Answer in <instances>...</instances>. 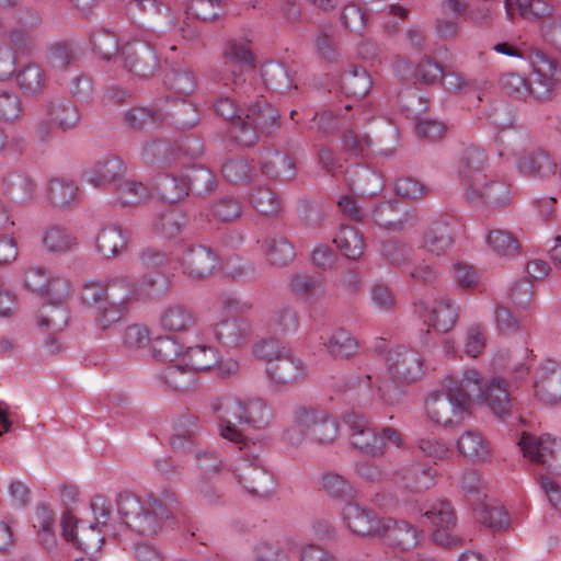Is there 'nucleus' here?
Here are the masks:
<instances>
[{
    "label": "nucleus",
    "instance_id": "423d86ee",
    "mask_svg": "<svg viewBox=\"0 0 561 561\" xmlns=\"http://www.w3.org/2000/svg\"><path fill=\"white\" fill-rule=\"evenodd\" d=\"M214 106L218 115L232 123V137L244 147L254 145L260 134L278 127V111L262 95H255L254 102L250 101L244 114L228 96L220 98Z\"/></svg>",
    "mask_w": 561,
    "mask_h": 561
},
{
    "label": "nucleus",
    "instance_id": "4468645a",
    "mask_svg": "<svg viewBox=\"0 0 561 561\" xmlns=\"http://www.w3.org/2000/svg\"><path fill=\"white\" fill-rule=\"evenodd\" d=\"M61 534L66 541L88 553L98 552L104 542L101 526L77 520L69 511L61 516Z\"/></svg>",
    "mask_w": 561,
    "mask_h": 561
},
{
    "label": "nucleus",
    "instance_id": "052dcab7",
    "mask_svg": "<svg viewBox=\"0 0 561 561\" xmlns=\"http://www.w3.org/2000/svg\"><path fill=\"white\" fill-rule=\"evenodd\" d=\"M290 288L296 295L306 298H316L324 294L322 278L306 273H298L291 277Z\"/></svg>",
    "mask_w": 561,
    "mask_h": 561
},
{
    "label": "nucleus",
    "instance_id": "cd10ccee",
    "mask_svg": "<svg viewBox=\"0 0 561 561\" xmlns=\"http://www.w3.org/2000/svg\"><path fill=\"white\" fill-rule=\"evenodd\" d=\"M129 234L119 225L104 226L96 236V249L104 257H114L127 250Z\"/></svg>",
    "mask_w": 561,
    "mask_h": 561
},
{
    "label": "nucleus",
    "instance_id": "c03bdc74",
    "mask_svg": "<svg viewBox=\"0 0 561 561\" xmlns=\"http://www.w3.org/2000/svg\"><path fill=\"white\" fill-rule=\"evenodd\" d=\"M45 249L50 253H66L77 245L76 236L66 227L59 225L48 226L42 238Z\"/></svg>",
    "mask_w": 561,
    "mask_h": 561
},
{
    "label": "nucleus",
    "instance_id": "39448f33",
    "mask_svg": "<svg viewBox=\"0 0 561 561\" xmlns=\"http://www.w3.org/2000/svg\"><path fill=\"white\" fill-rule=\"evenodd\" d=\"M214 411L217 414L220 436L236 444L245 456L252 453L251 445L236 422L260 430L268 425L273 416L272 410L260 398L225 397L214 404Z\"/></svg>",
    "mask_w": 561,
    "mask_h": 561
},
{
    "label": "nucleus",
    "instance_id": "e2e57ef3",
    "mask_svg": "<svg viewBox=\"0 0 561 561\" xmlns=\"http://www.w3.org/2000/svg\"><path fill=\"white\" fill-rule=\"evenodd\" d=\"M50 119L62 129L73 128L80 121L78 108L65 101L51 102L48 106Z\"/></svg>",
    "mask_w": 561,
    "mask_h": 561
},
{
    "label": "nucleus",
    "instance_id": "ddd939ff",
    "mask_svg": "<svg viewBox=\"0 0 561 561\" xmlns=\"http://www.w3.org/2000/svg\"><path fill=\"white\" fill-rule=\"evenodd\" d=\"M383 518L353 500L346 502L340 511L343 526L360 538L380 537L383 534Z\"/></svg>",
    "mask_w": 561,
    "mask_h": 561
},
{
    "label": "nucleus",
    "instance_id": "aec40b11",
    "mask_svg": "<svg viewBox=\"0 0 561 561\" xmlns=\"http://www.w3.org/2000/svg\"><path fill=\"white\" fill-rule=\"evenodd\" d=\"M389 374L400 380L415 381L424 374L423 359L414 350L397 346L386 356Z\"/></svg>",
    "mask_w": 561,
    "mask_h": 561
},
{
    "label": "nucleus",
    "instance_id": "774afa93",
    "mask_svg": "<svg viewBox=\"0 0 561 561\" xmlns=\"http://www.w3.org/2000/svg\"><path fill=\"white\" fill-rule=\"evenodd\" d=\"M486 346V328L480 323L468 327L463 341V352L472 358L480 356Z\"/></svg>",
    "mask_w": 561,
    "mask_h": 561
},
{
    "label": "nucleus",
    "instance_id": "09e8293b",
    "mask_svg": "<svg viewBox=\"0 0 561 561\" xmlns=\"http://www.w3.org/2000/svg\"><path fill=\"white\" fill-rule=\"evenodd\" d=\"M415 82H423L426 84L435 83L444 79V84L449 89L461 88V78L451 75L443 77V69L437 62L431 60L422 61L414 70Z\"/></svg>",
    "mask_w": 561,
    "mask_h": 561
},
{
    "label": "nucleus",
    "instance_id": "a211bd4d",
    "mask_svg": "<svg viewBox=\"0 0 561 561\" xmlns=\"http://www.w3.org/2000/svg\"><path fill=\"white\" fill-rule=\"evenodd\" d=\"M424 516L433 527V539L444 547H454L460 543L459 539L451 535L456 525V514L450 502L440 500L434 502L424 512Z\"/></svg>",
    "mask_w": 561,
    "mask_h": 561
},
{
    "label": "nucleus",
    "instance_id": "72a5a7b5",
    "mask_svg": "<svg viewBox=\"0 0 561 561\" xmlns=\"http://www.w3.org/2000/svg\"><path fill=\"white\" fill-rule=\"evenodd\" d=\"M250 324L243 319H227L215 324V339L225 346L238 347L250 336Z\"/></svg>",
    "mask_w": 561,
    "mask_h": 561
},
{
    "label": "nucleus",
    "instance_id": "864d4df0",
    "mask_svg": "<svg viewBox=\"0 0 561 561\" xmlns=\"http://www.w3.org/2000/svg\"><path fill=\"white\" fill-rule=\"evenodd\" d=\"M54 524L55 518L51 510L45 505L38 506L33 518V526L37 529L41 543L46 549H51L56 545Z\"/></svg>",
    "mask_w": 561,
    "mask_h": 561
},
{
    "label": "nucleus",
    "instance_id": "5701e85b",
    "mask_svg": "<svg viewBox=\"0 0 561 561\" xmlns=\"http://www.w3.org/2000/svg\"><path fill=\"white\" fill-rule=\"evenodd\" d=\"M67 323L68 316L62 306H44L41 309L37 324L51 332L44 342V350L48 355H56L62 351V345L56 333L62 331Z\"/></svg>",
    "mask_w": 561,
    "mask_h": 561
},
{
    "label": "nucleus",
    "instance_id": "c9c22d12",
    "mask_svg": "<svg viewBox=\"0 0 561 561\" xmlns=\"http://www.w3.org/2000/svg\"><path fill=\"white\" fill-rule=\"evenodd\" d=\"M159 323L165 331L181 333L195 325L196 317L193 310L184 305H170L161 312Z\"/></svg>",
    "mask_w": 561,
    "mask_h": 561
},
{
    "label": "nucleus",
    "instance_id": "c85d7f7f",
    "mask_svg": "<svg viewBox=\"0 0 561 561\" xmlns=\"http://www.w3.org/2000/svg\"><path fill=\"white\" fill-rule=\"evenodd\" d=\"M556 73L557 64L552 59L541 56L534 62V71L528 80L533 98L537 100L548 98L553 89Z\"/></svg>",
    "mask_w": 561,
    "mask_h": 561
},
{
    "label": "nucleus",
    "instance_id": "58836bf2",
    "mask_svg": "<svg viewBox=\"0 0 561 561\" xmlns=\"http://www.w3.org/2000/svg\"><path fill=\"white\" fill-rule=\"evenodd\" d=\"M333 242L339 251L350 260H359L364 253V236L355 227L342 225Z\"/></svg>",
    "mask_w": 561,
    "mask_h": 561
},
{
    "label": "nucleus",
    "instance_id": "6e6552de",
    "mask_svg": "<svg viewBox=\"0 0 561 561\" xmlns=\"http://www.w3.org/2000/svg\"><path fill=\"white\" fill-rule=\"evenodd\" d=\"M93 49L104 59L114 57L124 67L140 77L151 75L158 66V58L150 45L144 42L127 43L118 53V39L115 34L100 30L91 36Z\"/></svg>",
    "mask_w": 561,
    "mask_h": 561
},
{
    "label": "nucleus",
    "instance_id": "6ab92c4d",
    "mask_svg": "<svg viewBox=\"0 0 561 561\" xmlns=\"http://www.w3.org/2000/svg\"><path fill=\"white\" fill-rule=\"evenodd\" d=\"M394 482L407 492L423 493L436 484L437 470L431 465L410 462L396 470Z\"/></svg>",
    "mask_w": 561,
    "mask_h": 561
},
{
    "label": "nucleus",
    "instance_id": "9d476101",
    "mask_svg": "<svg viewBox=\"0 0 561 561\" xmlns=\"http://www.w3.org/2000/svg\"><path fill=\"white\" fill-rule=\"evenodd\" d=\"M218 263V256L210 248L201 244L179 243L174 248V266L194 280L209 277Z\"/></svg>",
    "mask_w": 561,
    "mask_h": 561
},
{
    "label": "nucleus",
    "instance_id": "4be33fe9",
    "mask_svg": "<svg viewBox=\"0 0 561 561\" xmlns=\"http://www.w3.org/2000/svg\"><path fill=\"white\" fill-rule=\"evenodd\" d=\"M308 368L306 363L294 354L291 350L272 362L266 367L268 378L277 385L294 383L306 378Z\"/></svg>",
    "mask_w": 561,
    "mask_h": 561
},
{
    "label": "nucleus",
    "instance_id": "20e7f679",
    "mask_svg": "<svg viewBox=\"0 0 561 561\" xmlns=\"http://www.w3.org/2000/svg\"><path fill=\"white\" fill-rule=\"evenodd\" d=\"M117 513L122 522L135 534L153 536L165 520L173 518L180 508L176 495L164 491L158 497L141 499L131 493L117 497Z\"/></svg>",
    "mask_w": 561,
    "mask_h": 561
},
{
    "label": "nucleus",
    "instance_id": "4d7b16f0",
    "mask_svg": "<svg viewBox=\"0 0 561 561\" xmlns=\"http://www.w3.org/2000/svg\"><path fill=\"white\" fill-rule=\"evenodd\" d=\"M486 243L497 255L511 256L518 253L520 244L517 238L510 231L492 229L486 237Z\"/></svg>",
    "mask_w": 561,
    "mask_h": 561
},
{
    "label": "nucleus",
    "instance_id": "dca6fc26",
    "mask_svg": "<svg viewBox=\"0 0 561 561\" xmlns=\"http://www.w3.org/2000/svg\"><path fill=\"white\" fill-rule=\"evenodd\" d=\"M533 394L543 404L552 405L561 401V364L547 359L533 376Z\"/></svg>",
    "mask_w": 561,
    "mask_h": 561
},
{
    "label": "nucleus",
    "instance_id": "a19ab883",
    "mask_svg": "<svg viewBox=\"0 0 561 561\" xmlns=\"http://www.w3.org/2000/svg\"><path fill=\"white\" fill-rule=\"evenodd\" d=\"M180 362L183 363L187 369H192L196 377L197 371L210 369L218 363V353L211 346L198 344L187 347L180 358Z\"/></svg>",
    "mask_w": 561,
    "mask_h": 561
},
{
    "label": "nucleus",
    "instance_id": "a878e982",
    "mask_svg": "<svg viewBox=\"0 0 561 561\" xmlns=\"http://www.w3.org/2000/svg\"><path fill=\"white\" fill-rule=\"evenodd\" d=\"M238 483L251 494L263 495L268 492L272 485L271 474L251 460L243 459L236 469Z\"/></svg>",
    "mask_w": 561,
    "mask_h": 561
},
{
    "label": "nucleus",
    "instance_id": "b1692460",
    "mask_svg": "<svg viewBox=\"0 0 561 561\" xmlns=\"http://www.w3.org/2000/svg\"><path fill=\"white\" fill-rule=\"evenodd\" d=\"M557 162L543 149L524 152L516 161L518 172L529 179H547L556 174Z\"/></svg>",
    "mask_w": 561,
    "mask_h": 561
},
{
    "label": "nucleus",
    "instance_id": "1a4fd4ad",
    "mask_svg": "<svg viewBox=\"0 0 561 561\" xmlns=\"http://www.w3.org/2000/svg\"><path fill=\"white\" fill-rule=\"evenodd\" d=\"M254 67V58L243 43L231 42L228 44L225 51V62L221 70L220 81L225 85L232 84L233 91L238 94L239 101L247 103L251 98L250 92H253L251 84L245 83L243 73L248 69Z\"/></svg>",
    "mask_w": 561,
    "mask_h": 561
},
{
    "label": "nucleus",
    "instance_id": "bb28decb",
    "mask_svg": "<svg viewBox=\"0 0 561 561\" xmlns=\"http://www.w3.org/2000/svg\"><path fill=\"white\" fill-rule=\"evenodd\" d=\"M454 245L448 224L445 220H434L424 230L421 239V248L435 255H445Z\"/></svg>",
    "mask_w": 561,
    "mask_h": 561
},
{
    "label": "nucleus",
    "instance_id": "7c9ffc66",
    "mask_svg": "<svg viewBox=\"0 0 561 561\" xmlns=\"http://www.w3.org/2000/svg\"><path fill=\"white\" fill-rule=\"evenodd\" d=\"M124 174L123 161L114 156L104 157L99 160L89 171L84 173L85 181L94 187H104L117 181Z\"/></svg>",
    "mask_w": 561,
    "mask_h": 561
},
{
    "label": "nucleus",
    "instance_id": "a18cd8bd",
    "mask_svg": "<svg viewBox=\"0 0 561 561\" xmlns=\"http://www.w3.org/2000/svg\"><path fill=\"white\" fill-rule=\"evenodd\" d=\"M169 96L175 100H184L196 88V80L190 70L176 69L169 71L163 79Z\"/></svg>",
    "mask_w": 561,
    "mask_h": 561
},
{
    "label": "nucleus",
    "instance_id": "f8f14e48",
    "mask_svg": "<svg viewBox=\"0 0 561 561\" xmlns=\"http://www.w3.org/2000/svg\"><path fill=\"white\" fill-rule=\"evenodd\" d=\"M518 446L524 457L531 462L542 465L551 472H561V440L549 435L523 433Z\"/></svg>",
    "mask_w": 561,
    "mask_h": 561
},
{
    "label": "nucleus",
    "instance_id": "412c9836",
    "mask_svg": "<svg viewBox=\"0 0 561 561\" xmlns=\"http://www.w3.org/2000/svg\"><path fill=\"white\" fill-rule=\"evenodd\" d=\"M459 306L447 296H442L433 301L431 306L420 305V314L425 324L437 332L450 331L458 321Z\"/></svg>",
    "mask_w": 561,
    "mask_h": 561
},
{
    "label": "nucleus",
    "instance_id": "9b49d317",
    "mask_svg": "<svg viewBox=\"0 0 561 561\" xmlns=\"http://www.w3.org/2000/svg\"><path fill=\"white\" fill-rule=\"evenodd\" d=\"M24 287L49 300V306H61L70 297V282L43 266H31L24 273Z\"/></svg>",
    "mask_w": 561,
    "mask_h": 561
},
{
    "label": "nucleus",
    "instance_id": "393cba45",
    "mask_svg": "<svg viewBox=\"0 0 561 561\" xmlns=\"http://www.w3.org/2000/svg\"><path fill=\"white\" fill-rule=\"evenodd\" d=\"M383 526V534L379 538H385L393 547L410 550L421 541L422 531L405 520L385 517Z\"/></svg>",
    "mask_w": 561,
    "mask_h": 561
},
{
    "label": "nucleus",
    "instance_id": "de8ad7c7",
    "mask_svg": "<svg viewBox=\"0 0 561 561\" xmlns=\"http://www.w3.org/2000/svg\"><path fill=\"white\" fill-rule=\"evenodd\" d=\"M477 520L486 527L504 530L510 526L507 512L499 505L491 504L488 499L473 506Z\"/></svg>",
    "mask_w": 561,
    "mask_h": 561
},
{
    "label": "nucleus",
    "instance_id": "ea45409f",
    "mask_svg": "<svg viewBox=\"0 0 561 561\" xmlns=\"http://www.w3.org/2000/svg\"><path fill=\"white\" fill-rule=\"evenodd\" d=\"M371 84L370 76L364 68L352 66L342 73L339 89L346 96L362 98L369 92Z\"/></svg>",
    "mask_w": 561,
    "mask_h": 561
},
{
    "label": "nucleus",
    "instance_id": "473e14b6",
    "mask_svg": "<svg viewBox=\"0 0 561 561\" xmlns=\"http://www.w3.org/2000/svg\"><path fill=\"white\" fill-rule=\"evenodd\" d=\"M442 14L476 24H481L489 20V9L486 5L481 3L472 4L469 0H445L442 3Z\"/></svg>",
    "mask_w": 561,
    "mask_h": 561
},
{
    "label": "nucleus",
    "instance_id": "bf43d9fd",
    "mask_svg": "<svg viewBox=\"0 0 561 561\" xmlns=\"http://www.w3.org/2000/svg\"><path fill=\"white\" fill-rule=\"evenodd\" d=\"M162 112L149 107H133L125 113L124 121L127 127L141 130L162 122Z\"/></svg>",
    "mask_w": 561,
    "mask_h": 561
},
{
    "label": "nucleus",
    "instance_id": "79ce46f5",
    "mask_svg": "<svg viewBox=\"0 0 561 561\" xmlns=\"http://www.w3.org/2000/svg\"><path fill=\"white\" fill-rule=\"evenodd\" d=\"M221 174L231 184H248L254 178L255 168L252 160L243 156H234L224 161Z\"/></svg>",
    "mask_w": 561,
    "mask_h": 561
},
{
    "label": "nucleus",
    "instance_id": "69168bd1",
    "mask_svg": "<svg viewBox=\"0 0 561 561\" xmlns=\"http://www.w3.org/2000/svg\"><path fill=\"white\" fill-rule=\"evenodd\" d=\"M460 488L472 507L488 499L484 481L476 470H470L462 474Z\"/></svg>",
    "mask_w": 561,
    "mask_h": 561
},
{
    "label": "nucleus",
    "instance_id": "f704fd0d",
    "mask_svg": "<svg viewBox=\"0 0 561 561\" xmlns=\"http://www.w3.org/2000/svg\"><path fill=\"white\" fill-rule=\"evenodd\" d=\"M261 172L268 179L290 180L296 174L293 160L277 150H267L260 158Z\"/></svg>",
    "mask_w": 561,
    "mask_h": 561
},
{
    "label": "nucleus",
    "instance_id": "0e129e2a",
    "mask_svg": "<svg viewBox=\"0 0 561 561\" xmlns=\"http://www.w3.org/2000/svg\"><path fill=\"white\" fill-rule=\"evenodd\" d=\"M183 354V346L173 337L159 336L152 343V355L157 360L169 364L180 363Z\"/></svg>",
    "mask_w": 561,
    "mask_h": 561
},
{
    "label": "nucleus",
    "instance_id": "2f4dec72",
    "mask_svg": "<svg viewBox=\"0 0 561 561\" xmlns=\"http://www.w3.org/2000/svg\"><path fill=\"white\" fill-rule=\"evenodd\" d=\"M161 386L170 391H185L194 388L197 378L192 369H187L183 363L167 365L158 376Z\"/></svg>",
    "mask_w": 561,
    "mask_h": 561
},
{
    "label": "nucleus",
    "instance_id": "f3484780",
    "mask_svg": "<svg viewBox=\"0 0 561 561\" xmlns=\"http://www.w3.org/2000/svg\"><path fill=\"white\" fill-rule=\"evenodd\" d=\"M345 423L350 428V439L354 448L369 457H379L386 453L387 447L383 439L368 425L364 416L355 413L348 414L345 417Z\"/></svg>",
    "mask_w": 561,
    "mask_h": 561
},
{
    "label": "nucleus",
    "instance_id": "603ef678",
    "mask_svg": "<svg viewBox=\"0 0 561 561\" xmlns=\"http://www.w3.org/2000/svg\"><path fill=\"white\" fill-rule=\"evenodd\" d=\"M35 185L33 181L20 173H10L3 179L4 195L16 202H25L33 196Z\"/></svg>",
    "mask_w": 561,
    "mask_h": 561
},
{
    "label": "nucleus",
    "instance_id": "7ed1b4c3",
    "mask_svg": "<svg viewBox=\"0 0 561 561\" xmlns=\"http://www.w3.org/2000/svg\"><path fill=\"white\" fill-rule=\"evenodd\" d=\"M138 289L128 276H114L106 282L90 279L82 286L81 300L94 309L95 325L106 330L116 324L131 300H136Z\"/></svg>",
    "mask_w": 561,
    "mask_h": 561
},
{
    "label": "nucleus",
    "instance_id": "f03ea898",
    "mask_svg": "<svg viewBox=\"0 0 561 561\" xmlns=\"http://www.w3.org/2000/svg\"><path fill=\"white\" fill-rule=\"evenodd\" d=\"M477 370L468 368L460 378L446 375L442 390L432 391L425 400V413L431 422L444 426L460 425L470 413V391L478 388Z\"/></svg>",
    "mask_w": 561,
    "mask_h": 561
},
{
    "label": "nucleus",
    "instance_id": "f257e3e1",
    "mask_svg": "<svg viewBox=\"0 0 561 561\" xmlns=\"http://www.w3.org/2000/svg\"><path fill=\"white\" fill-rule=\"evenodd\" d=\"M486 167L485 151L479 147L469 146L459 154L454 172L470 203L505 207L512 199L511 186L504 181L488 179Z\"/></svg>",
    "mask_w": 561,
    "mask_h": 561
},
{
    "label": "nucleus",
    "instance_id": "8fccbe9b",
    "mask_svg": "<svg viewBox=\"0 0 561 561\" xmlns=\"http://www.w3.org/2000/svg\"><path fill=\"white\" fill-rule=\"evenodd\" d=\"M373 217L379 227L390 231H399L404 225L402 209L399 208L398 202L394 201L379 204L373 210Z\"/></svg>",
    "mask_w": 561,
    "mask_h": 561
},
{
    "label": "nucleus",
    "instance_id": "3c124183",
    "mask_svg": "<svg viewBox=\"0 0 561 561\" xmlns=\"http://www.w3.org/2000/svg\"><path fill=\"white\" fill-rule=\"evenodd\" d=\"M321 488L331 496L345 501L356 497V490L353 484L342 474L333 471H327L320 478Z\"/></svg>",
    "mask_w": 561,
    "mask_h": 561
},
{
    "label": "nucleus",
    "instance_id": "680f3d73",
    "mask_svg": "<svg viewBox=\"0 0 561 561\" xmlns=\"http://www.w3.org/2000/svg\"><path fill=\"white\" fill-rule=\"evenodd\" d=\"M78 186L65 179H53L48 186V196L50 202L58 207H65L76 201Z\"/></svg>",
    "mask_w": 561,
    "mask_h": 561
},
{
    "label": "nucleus",
    "instance_id": "c756f323",
    "mask_svg": "<svg viewBox=\"0 0 561 561\" xmlns=\"http://www.w3.org/2000/svg\"><path fill=\"white\" fill-rule=\"evenodd\" d=\"M321 344L334 358H350L358 350V343L351 332L343 328L327 331L320 335Z\"/></svg>",
    "mask_w": 561,
    "mask_h": 561
},
{
    "label": "nucleus",
    "instance_id": "e433bc0d",
    "mask_svg": "<svg viewBox=\"0 0 561 561\" xmlns=\"http://www.w3.org/2000/svg\"><path fill=\"white\" fill-rule=\"evenodd\" d=\"M198 417L192 414L181 415L174 421L173 434L170 438L172 448L180 453H186L197 445L194 443V436L198 432Z\"/></svg>",
    "mask_w": 561,
    "mask_h": 561
},
{
    "label": "nucleus",
    "instance_id": "2eb2a0df",
    "mask_svg": "<svg viewBox=\"0 0 561 561\" xmlns=\"http://www.w3.org/2000/svg\"><path fill=\"white\" fill-rule=\"evenodd\" d=\"M477 375L479 378L478 388L470 391V402L474 396L478 403L486 405L495 415L500 417L508 415L512 409V399L505 380L501 377H493L483 382L478 370Z\"/></svg>",
    "mask_w": 561,
    "mask_h": 561
},
{
    "label": "nucleus",
    "instance_id": "37998d69",
    "mask_svg": "<svg viewBox=\"0 0 561 561\" xmlns=\"http://www.w3.org/2000/svg\"><path fill=\"white\" fill-rule=\"evenodd\" d=\"M262 250L267 261L274 266H285L294 261V245L284 237H268L262 243Z\"/></svg>",
    "mask_w": 561,
    "mask_h": 561
},
{
    "label": "nucleus",
    "instance_id": "338daca9",
    "mask_svg": "<svg viewBox=\"0 0 561 561\" xmlns=\"http://www.w3.org/2000/svg\"><path fill=\"white\" fill-rule=\"evenodd\" d=\"M150 193L149 187L144 183L126 181L117 187V201L123 206H133L148 199Z\"/></svg>",
    "mask_w": 561,
    "mask_h": 561
},
{
    "label": "nucleus",
    "instance_id": "5fc2aeb1",
    "mask_svg": "<svg viewBox=\"0 0 561 561\" xmlns=\"http://www.w3.org/2000/svg\"><path fill=\"white\" fill-rule=\"evenodd\" d=\"M20 89L28 95H37L44 91L45 77L38 65L27 64L16 73Z\"/></svg>",
    "mask_w": 561,
    "mask_h": 561
},
{
    "label": "nucleus",
    "instance_id": "13d9d810",
    "mask_svg": "<svg viewBox=\"0 0 561 561\" xmlns=\"http://www.w3.org/2000/svg\"><path fill=\"white\" fill-rule=\"evenodd\" d=\"M262 77L265 85L273 91L285 92L291 89L293 79L282 64H266L262 69Z\"/></svg>",
    "mask_w": 561,
    "mask_h": 561
},
{
    "label": "nucleus",
    "instance_id": "6e6d98bb",
    "mask_svg": "<svg viewBox=\"0 0 561 561\" xmlns=\"http://www.w3.org/2000/svg\"><path fill=\"white\" fill-rule=\"evenodd\" d=\"M249 202L256 211L265 216H276L282 207L276 194L265 186L254 187L249 195Z\"/></svg>",
    "mask_w": 561,
    "mask_h": 561
},
{
    "label": "nucleus",
    "instance_id": "0eeeda50",
    "mask_svg": "<svg viewBox=\"0 0 561 561\" xmlns=\"http://www.w3.org/2000/svg\"><path fill=\"white\" fill-rule=\"evenodd\" d=\"M340 436V424L328 411L299 405L291 412V425L284 432V439L294 447L306 440L317 445H331Z\"/></svg>",
    "mask_w": 561,
    "mask_h": 561
},
{
    "label": "nucleus",
    "instance_id": "49530a36",
    "mask_svg": "<svg viewBox=\"0 0 561 561\" xmlns=\"http://www.w3.org/2000/svg\"><path fill=\"white\" fill-rule=\"evenodd\" d=\"M242 207L239 201L232 197H222L210 207L201 211V219L211 224L214 221H231L241 216Z\"/></svg>",
    "mask_w": 561,
    "mask_h": 561
},
{
    "label": "nucleus",
    "instance_id": "4c0bfd02",
    "mask_svg": "<svg viewBox=\"0 0 561 561\" xmlns=\"http://www.w3.org/2000/svg\"><path fill=\"white\" fill-rule=\"evenodd\" d=\"M458 451L469 461L483 462L491 456V447L483 435L477 431L463 432L457 440Z\"/></svg>",
    "mask_w": 561,
    "mask_h": 561
}]
</instances>
